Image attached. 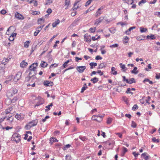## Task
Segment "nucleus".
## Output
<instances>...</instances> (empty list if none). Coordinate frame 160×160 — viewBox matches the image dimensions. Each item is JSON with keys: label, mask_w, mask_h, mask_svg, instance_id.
Here are the masks:
<instances>
[{"label": "nucleus", "mask_w": 160, "mask_h": 160, "mask_svg": "<svg viewBox=\"0 0 160 160\" xmlns=\"http://www.w3.org/2000/svg\"><path fill=\"white\" fill-rule=\"evenodd\" d=\"M11 140L15 141L16 142L18 143L20 141V135L17 133H15L12 135L11 138Z\"/></svg>", "instance_id": "obj_1"}, {"label": "nucleus", "mask_w": 160, "mask_h": 160, "mask_svg": "<svg viewBox=\"0 0 160 160\" xmlns=\"http://www.w3.org/2000/svg\"><path fill=\"white\" fill-rule=\"evenodd\" d=\"M22 74V73L21 72H18L13 79L14 81L15 82L18 81L21 78Z\"/></svg>", "instance_id": "obj_2"}, {"label": "nucleus", "mask_w": 160, "mask_h": 160, "mask_svg": "<svg viewBox=\"0 0 160 160\" xmlns=\"http://www.w3.org/2000/svg\"><path fill=\"white\" fill-rule=\"evenodd\" d=\"M86 68L85 66H77L76 68L77 70L80 73H82Z\"/></svg>", "instance_id": "obj_3"}, {"label": "nucleus", "mask_w": 160, "mask_h": 160, "mask_svg": "<svg viewBox=\"0 0 160 160\" xmlns=\"http://www.w3.org/2000/svg\"><path fill=\"white\" fill-rule=\"evenodd\" d=\"M43 85L45 86H52L53 83L52 82L50 81H45L43 82Z\"/></svg>", "instance_id": "obj_4"}, {"label": "nucleus", "mask_w": 160, "mask_h": 160, "mask_svg": "<svg viewBox=\"0 0 160 160\" xmlns=\"http://www.w3.org/2000/svg\"><path fill=\"white\" fill-rule=\"evenodd\" d=\"M29 69L30 70V72L28 74V76H30L32 77L36 74L37 71L36 70L32 69L31 68H29Z\"/></svg>", "instance_id": "obj_5"}, {"label": "nucleus", "mask_w": 160, "mask_h": 160, "mask_svg": "<svg viewBox=\"0 0 160 160\" xmlns=\"http://www.w3.org/2000/svg\"><path fill=\"white\" fill-rule=\"evenodd\" d=\"M15 17L19 20H23L24 19L23 16L18 12H17L15 13Z\"/></svg>", "instance_id": "obj_6"}, {"label": "nucleus", "mask_w": 160, "mask_h": 160, "mask_svg": "<svg viewBox=\"0 0 160 160\" xmlns=\"http://www.w3.org/2000/svg\"><path fill=\"white\" fill-rule=\"evenodd\" d=\"M38 122V120L37 119L32 120L30 122H29V124L31 125V127H34L36 126Z\"/></svg>", "instance_id": "obj_7"}, {"label": "nucleus", "mask_w": 160, "mask_h": 160, "mask_svg": "<svg viewBox=\"0 0 160 160\" xmlns=\"http://www.w3.org/2000/svg\"><path fill=\"white\" fill-rule=\"evenodd\" d=\"M6 95L8 98L12 97L14 95L10 89L7 91L6 93Z\"/></svg>", "instance_id": "obj_8"}, {"label": "nucleus", "mask_w": 160, "mask_h": 160, "mask_svg": "<svg viewBox=\"0 0 160 160\" xmlns=\"http://www.w3.org/2000/svg\"><path fill=\"white\" fill-rule=\"evenodd\" d=\"M104 19V18L102 17H100L99 18L96 19L94 24L98 25Z\"/></svg>", "instance_id": "obj_9"}, {"label": "nucleus", "mask_w": 160, "mask_h": 160, "mask_svg": "<svg viewBox=\"0 0 160 160\" xmlns=\"http://www.w3.org/2000/svg\"><path fill=\"white\" fill-rule=\"evenodd\" d=\"M18 100V98L17 97H14L12 99H7L6 102L7 101H8V102L10 103H14L16 101Z\"/></svg>", "instance_id": "obj_10"}, {"label": "nucleus", "mask_w": 160, "mask_h": 160, "mask_svg": "<svg viewBox=\"0 0 160 160\" xmlns=\"http://www.w3.org/2000/svg\"><path fill=\"white\" fill-rule=\"evenodd\" d=\"M37 66V63H34L29 66V68H31L32 69L36 70V68Z\"/></svg>", "instance_id": "obj_11"}, {"label": "nucleus", "mask_w": 160, "mask_h": 160, "mask_svg": "<svg viewBox=\"0 0 160 160\" xmlns=\"http://www.w3.org/2000/svg\"><path fill=\"white\" fill-rule=\"evenodd\" d=\"M107 64L105 62H102L100 63L98 66V69H102L103 68H105L106 67Z\"/></svg>", "instance_id": "obj_12"}, {"label": "nucleus", "mask_w": 160, "mask_h": 160, "mask_svg": "<svg viewBox=\"0 0 160 160\" xmlns=\"http://www.w3.org/2000/svg\"><path fill=\"white\" fill-rule=\"evenodd\" d=\"M28 65V63L25 62L24 60H23L20 63V67L24 68Z\"/></svg>", "instance_id": "obj_13"}, {"label": "nucleus", "mask_w": 160, "mask_h": 160, "mask_svg": "<svg viewBox=\"0 0 160 160\" xmlns=\"http://www.w3.org/2000/svg\"><path fill=\"white\" fill-rule=\"evenodd\" d=\"M147 39H150L151 40H154L156 39V37L154 36V35L150 34V35H148L147 36Z\"/></svg>", "instance_id": "obj_14"}, {"label": "nucleus", "mask_w": 160, "mask_h": 160, "mask_svg": "<svg viewBox=\"0 0 160 160\" xmlns=\"http://www.w3.org/2000/svg\"><path fill=\"white\" fill-rule=\"evenodd\" d=\"M97 121L98 122H100L102 120L103 116H102V115L100 116L99 115H97Z\"/></svg>", "instance_id": "obj_15"}, {"label": "nucleus", "mask_w": 160, "mask_h": 160, "mask_svg": "<svg viewBox=\"0 0 160 160\" xmlns=\"http://www.w3.org/2000/svg\"><path fill=\"white\" fill-rule=\"evenodd\" d=\"M60 22V21L59 19H57V21H55L52 23L53 27L54 28L56 27L57 25Z\"/></svg>", "instance_id": "obj_16"}, {"label": "nucleus", "mask_w": 160, "mask_h": 160, "mask_svg": "<svg viewBox=\"0 0 160 160\" xmlns=\"http://www.w3.org/2000/svg\"><path fill=\"white\" fill-rule=\"evenodd\" d=\"M58 140L57 139L54 138H50V143H51V144H52L53 142H58Z\"/></svg>", "instance_id": "obj_17"}, {"label": "nucleus", "mask_w": 160, "mask_h": 160, "mask_svg": "<svg viewBox=\"0 0 160 160\" xmlns=\"http://www.w3.org/2000/svg\"><path fill=\"white\" fill-rule=\"evenodd\" d=\"M145 38V36L142 35H141L138 37L136 39L138 41H140L144 40Z\"/></svg>", "instance_id": "obj_18"}, {"label": "nucleus", "mask_w": 160, "mask_h": 160, "mask_svg": "<svg viewBox=\"0 0 160 160\" xmlns=\"http://www.w3.org/2000/svg\"><path fill=\"white\" fill-rule=\"evenodd\" d=\"M80 20V18H78L76 19L72 22V24L73 26H75L77 24L78 22Z\"/></svg>", "instance_id": "obj_19"}, {"label": "nucleus", "mask_w": 160, "mask_h": 160, "mask_svg": "<svg viewBox=\"0 0 160 160\" xmlns=\"http://www.w3.org/2000/svg\"><path fill=\"white\" fill-rule=\"evenodd\" d=\"M88 34H85L84 36V38L85 39V41L87 42H90L91 41V40L90 38H88Z\"/></svg>", "instance_id": "obj_20"}, {"label": "nucleus", "mask_w": 160, "mask_h": 160, "mask_svg": "<svg viewBox=\"0 0 160 160\" xmlns=\"http://www.w3.org/2000/svg\"><path fill=\"white\" fill-rule=\"evenodd\" d=\"M48 64L44 61H42L41 62L40 66L42 68H45L47 67Z\"/></svg>", "instance_id": "obj_21"}, {"label": "nucleus", "mask_w": 160, "mask_h": 160, "mask_svg": "<svg viewBox=\"0 0 160 160\" xmlns=\"http://www.w3.org/2000/svg\"><path fill=\"white\" fill-rule=\"evenodd\" d=\"M90 81L92 82L93 83H95L98 81V78L95 77L91 79Z\"/></svg>", "instance_id": "obj_22"}, {"label": "nucleus", "mask_w": 160, "mask_h": 160, "mask_svg": "<svg viewBox=\"0 0 160 160\" xmlns=\"http://www.w3.org/2000/svg\"><path fill=\"white\" fill-rule=\"evenodd\" d=\"M137 68L136 67H135L131 71V72L132 73H134L135 74H137L138 73V71H136L137 69Z\"/></svg>", "instance_id": "obj_23"}, {"label": "nucleus", "mask_w": 160, "mask_h": 160, "mask_svg": "<svg viewBox=\"0 0 160 160\" xmlns=\"http://www.w3.org/2000/svg\"><path fill=\"white\" fill-rule=\"evenodd\" d=\"M89 65L90 66V68L92 69L93 68V66L95 67L97 66V64L96 62H92L89 63Z\"/></svg>", "instance_id": "obj_24"}, {"label": "nucleus", "mask_w": 160, "mask_h": 160, "mask_svg": "<svg viewBox=\"0 0 160 160\" xmlns=\"http://www.w3.org/2000/svg\"><path fill=\"white\" fill-rule=\"evenodd\" d=\"M43 102H44L42 100H41L40 101L38 102L35 106V108L36 106H38L42 104L43 103Z\"/></svg>", "instance_id": "obj_25"}, {"label": "nucleus", "mask_w": 160, "mask_h": 160, "mask_svg": "<svg viewBox=\"0 0 160 160\" xmlns=\"http://www.w3.org/2000/svg\"><path fill=\"white\" fill-rule=\"evenodd\" d=\"M10 90L12 91V93L13 95L17 93L18 92V90L15 88H13L11 89Z\"/></svg>", "instance_id": "obj_26"}, {"label": "nucleus", "mask_w": 160, "mask_h": 160, "mask_svg": "<svg viewBox=\"0 0 160 160\" xmlns=\"http://www.w3.org/2000/svg\"><path fill=\"white\" fill-rule=\"evenodd\" d=\"M128 37L127 36L124 37L123 40V43H127L128 42Z\"/></svg>", "instance_id": "obj_27"}, {"label": "nucleus", "mask_w": 160, "mask_h": 160, "mask_svg": "<svg viewBox=\"0 0 160 160\" xmlns=\"http://www.w3.org/2000/svg\"><path fill=\"white\" fill-rule=\"evenodd\" d=\"M140 30L141 32H144L147 31V28H143L142 27H141L140 28Z\"/></svg>", "instance_id": "obj_28"}, {"label": "nucleus", "mask_w": 160, "mask_h": 160, "mask_svg": "<svg viewBox=\"0 0 160 160\" xmlns=\"http://www.w3.org/2000/svg\"><path fill=\"white\" fill-rule=\"evenodd\" d=\"M30 41H28L25 42L24 44V47L28 48L29 46V43H30Z\"/></svg>", "instance_id": "obj_29"}, {"label": "nucleus", "mask_w": 160, "mask_h": 160, "mask_svg": "<svg viewBox=\"0 0 160 160\" xmlns=\"http://www.w3.org/2000/svg\"><path fill=\"white\" fill-rule=\"evenodd\" d=\"M129 84H131L133 83H135L136 82L135 79L133 78H130L129 80Z\"/></svg>", "instance_id": "obj_30"}, {"label": "nucleus", "mask_w": 160, "mask_h": 160, "mask_svg": "<svg viewBox=\"0 0 160 160\" xmlns=\"http://www.w3.org/2000/svg\"><path fill=\"white\" fill-rule=\"evenodd\" d=\"M42 22H44V19H43L42 18H40L38 19V24H40L42 23Z\"/></svg>", "instance_id": "obj_31"}, {"label": "nucleus", "mask_w": 160, "mask_h": 160, "mask_svg": "<svg viewBox=\"0 0 160 160\" xmlns=\"http://www.w3.org/2000/svg\"><path fill=\"white\" fill-rule=\"evenodd\" d=\"M70 3V0H65V5L67 6L68 7Z\"/></svg>", "instance_id": "obj_32"}, {"label": "nucleus", "mask_w": 160, "mask_h": 160, "mask_svg": "<svg viewBox=\"0 0 160 160\" xmlns=\"http://www.w3.org/2000/svg\"><path fill=\"white\" fill-rule=\"evenodd\" d=\"M152 141L154 142L157 143L159 142L160 140L159 139H156L155 138H153L152 139Z\"/></svg>", "instance_id": "obj_33"}, {"label": "nucleus", "mask_w": 160, "mask_h": 160, "mask_svg": "<svg viewBox=\"0 0 160 160\" xmlns=\"http://www.w3.org/2000/svg\"><path fill=\"white\" fill-rule=\"evenodd\" d=\"M8 58H4L2 61V64H3L4 65H5L6 64V62H8Z\"/></svg>", "instance_id": "obj_34"}, {"label": "nucleus", "mask_w": 160, "mask_h": 160, "mask_svg": "<svg viewBox=\"0 0 160 160\" xmlns=\"http://www.w3.org/2000/svg\"><path fill=\"white\" fill-rule=\"evenodd\" d=\"M15 117L18 120L22 119V117H21V115H16L15 116Z\"/></svg>", "instance_id": "obj_35"}, {"label": "nucleus", "mask_w": 160, "mask_h": 160, "mask_svg": "<svg viewBox=\"0 0 160 160\" xmlns=\"http://www.w3.org/2000/svg\"><path fill=\"white\" fill-rule=\"evenodd\" d=\"M138 108V107L137 104H135L132 108V110L135 111Z\"/></svg>", "instance_id": "obj_36"}, {"label": "nucleus", "mask_w": 160, "mask_h": 160, "mask_svg": "<svg viewBox=\"0 0 160 160\" xmlns=\"http://www.w3.org/2000/svg\"><path fill=\"white\" fill-rule=\"evenodd\" d=\"M71 145L69 144H68L65 145V146L63 148V150H67V149L68 148H69L70 147Z\"/></svg>", "instance_id": "obj_37"}, {"label": "nucleus", "mask_w": 160, "mask_h": 160, "mask_svg": "<svg viewBox=\"0 0 160 160\" xmlns=\"http://www.w3.org/2000/svg\"><path fill=\"white\" fill-rule=\"evenodd\" d=\"M131 89L130 88H127V90L126 91V93L128 94V93H131L132 95L133 94V92H130Z\"/></svg>", "instance_id": "obj_38"}, {"label": "nucleus", "mask_w": 160, "mask_h": 160, "mask_svg": "<svg viewBox=\"0 0 160 160\" xmlns=\"http://www.w3.org/2000/svg\"><path fill=\"white\" fill-rule=\"evenodd\" d=\"M137 126V124L133 121L132 122L131 127L133 128H135Z\"/></svg>", "instance_id": "obj_39"}, {"label": "nucleus", "mask_w": 160, "mask_h": 160, "mask_svg": "<svg viewBox=\"0 0 160 160\" xmlns=\"http://www.w3.org/2000/svg\"><path fill=\"white\" fill-rule=\"evenodd\" d=\"M92 0H89L86 3L85 6L87 7L90 4Z\"/></svg>", "instance_id": "obj_40"}, {"label": "nucleus", "mask_w": 160, "mask_h": 160, "mask_svg": "<svg viewBox=\"0 0 160 160\" xmlns=\"http://www.w3.org/2000/svg\"><path fill=\"white\" fill-rule=\"evenodd\" d=\"M118 44L116 43V44L110 45V47L111 48H115L118 47Z\"/></svg>", "instance_id": "obj_41"}, {"label": "nucleus", "mask_w": 160, "mask_h": 160, "mask_svg": "<svg viewBox=\"0 0 160 160\" xmlns=\"http://www.w3.org/2000/svg\"><path fill=\"white\" fill-rule=\"evenodd\" d=\"M31 125L29 124V122L28 124L26 125L25 126V128L27 130L29 129L32 127H30Z\"/></svg>", "instance_id": "obj_42"}, {"label": "nucleus", "mask_w": 160, "mask_h": 160, "mask_svg": "<svg viewBox=\"0 0 160 160\" xmlns=\"http://www.w3.org/2000/svg\"><path fill=\"white\" fill-rule=\"evenodd\" d=\"M146 2V0H142L138 2V5L139 6H141L142 3H144Z\"/></svg>", "instance_id": "obj_43"}, {"label": "nucleus", "mask_w": 160, "mask_h": 160, "mask_svg": "<svg viewBox=\"0 0 160 160\" xmlns=\"http://www.w3.org/2000/svg\"><path fill=\"white\" fill-rule=\"evenodd\" d=\"M40 31V30H36V31L34 33V35L35 36H36Z\"/></svg>", "instance_id": "obj_44"}, {"label": "nucleus", "mask_w": 160, "mask_h": 160, "mask_svg": "<svg viewBox=\"0 0 160 160\" xmlns=\"http://www.w3.org/2000/svg\"><path fill=\"white\" fill-rule=\"evenodd\" d=\"M112 119L111 118H108L107 121L108 124H110L112 122Z\"/></svg>", "instance_id": "obj_45"}, {"label": "nucleus", "mask_w": 160, "mask_h": 160, "mask_svg": "<svg viewBox=\"0 0 160 160\" xmlns=\"http://www.w3.org/2000/svg\"><path fill=\"white\" fill-rule=\"evenodd\" d=\"M96 30V28L95 27L94 28H91L89 29V30L91 32H94Z\"/></svg>", "instance_id": "obj_46"}, {"label": "nucleus", "mask_w": 160, "mask_h": 160, "mask_svg": "<svg viewBox=\"0 0 160 160\" xmlns=\"http://www.w3.org/2000/svg\"><path fill=\"white\" fill-rule=\"evenodd\" d=\"M79 138L81 139L82 141H85L86 140V138L85 137H82V136H80L79 137Z\"/></svg>", "instance_id": "obj_47"}, {"label": "nucleus", "mask_w": 160, "mask_h": 160, "mask_svg": "<svg viewBox=\"0 0 160 160\" xmlns=\"http://www.w3.org/2000/svg\"><path fill=\"white\" fill-rule=\"evenodd\" d=\"M117 25L120 24L122 26H123L126 24V23L124 22H119L117 23Z\"/></svg>", "instance_id": "obj_48"}, {"label": "nucleus", "mask_w": 160, "mask_h": 160, "mask_svg": "<svg viewBox=\"0 0 160 160\" xmlns=\"http://www.w3.org/2000/svg\"><path fill=\"white\" fill-rule=\"evenodd\" d=\"M122 148V151L123 152V154H125V153L128 151V149L125 147H123Z\"/></svg>", "instance_id": "obj_49"}, {"label": "nucleus", "mask_w": 160, "mask_h": 160, "mask_svg": "<svg viewBox=\"0 0 160 160\" xmlns=\"http://www.w3.org/2000/svg\"><path fill=\"white\" fill-rule=\"evenodd\" d=\"M102 13V12L100 11V10H98V11L96 12V17H97L98 16L100 15Z\"/></svg>", "instance_id": "obj_50"}, {"label": "nucleus", "mask_w": 160, "mask_h": 160, "mask_svg": "<svg viewBox=\"0 0 160 160\" xmlns=\"http://www.w3.org/2000/svg\"><path fill=\"white\" fill-rule=\"evenodd\" d=\"M97 72L99 74L100 76H102L103 75V73L102 72H101L100 70H98L97 71Z\"/></svg>", "instance_id": "obj_51"}, {"label": "nucleus", "mask_w": 160, "mask_h": 160, "mask_svg": "<svg viewBox=\"0 0 160 160\" xmlns=\"http://www.w3.org/2000/svg\"><path fill=\"white\" fill-rule=\"evenodd\" d=\"M48 60L49 62L52 61V58L51 55H49L48 56Z\"/></svg>", "instance_id": "obj_52"}, {"label": "nucleus", "mask_w": 160, "mask_h": 160, "mask_svg": "<svg viewBox=\"0 0 160 160\" xmlns=\"http://www.w3.org/2000/svg\"><path fill=\"white\" fill-rule=\"evenodd\" d=\"M120 68H122V69H124L125 68H126L125 67V66L124 65L122 64V63H120Z\"/></svg>", "instance_id": "obj_53"}, {"label": "nucleus", "mask_w": 160, "mask_h": 160, "mask_svg": "<svg viewBox=\"0 0 160 160\" xmlns=\"http://www.w3.org/2000/svg\"><path fill=\"white\" fill-rule=\"evenodd\" d=\"M3 129H5L6 130H8L10 129H11L12 128V127H10L9 126L6 127L5 128H3Z\"/></svg>", "instance_id": "obj_54"}, {"label": "nucleus", "mask_w": 160, "mask_h": 160, "mask_svg": "<svg viewBox=\"0 0 160 160\" xmlns=\"http://www.w3.org/2000/svg\"><path fill=\"white\" fill-rule=\"evenodd\" d=\"M45 108H46V109L45 110V111L46 112H48L50 109V107L49 105L46 106Z\"/></svg>", "instance_id": "obj_55"}, {"label": "nucleus", "mask_w": 160, "mask_h": 160, "mask_svg": "<svg viewBox=\"0 0 160 160\" xmlns=\"http://www.w3.org/2000/svg\"><path fill=\"white\" fill-rule=\"evenodd\" d=\"M0 12L1 14L4 15V14H5V13H6L7 12L5 10L2 9L1 11Z\"/></svg>", "instance_id": "obj_56"}, {"label": "nucleus", "mask_w": 160, "mask_h": 160, "mask_svg": "<svg viewBox=\"0 0 160 160\" xmlns=\"http://www.w3.org/2000/svg\"><path fill=\"white\" fill-rule=\"evenodd\" d=\"M52 2V1L51 0H47V2L45 3V5H48L49 4H50V3H51Z\"/></svg>", "instance_id": "obj_57"}, {"label": "nucleus", "mask_w": 160, "mask_h": 160, "mask_svg": "<svg viewBox=\"0 0 160 160\" xmlns=\"http://www.w3.org/2000/svg\"><path fill=\"white\" fill-rule=\"evenodd\" d=\"M102 59V58L100 57V56L98 55L97 56H96L95 58V59L98 60H101Z\"/></svg>", "instance_id": "obj_58"}, {"label": "nucleus", "mask_w": 160, "mask_h": 160, "mask_svg": "<svg viewBox=\"0 0 160 160\" xmlns=\"http://www.w3.org/2000/svg\"><path fill=\"white\" fill-rule=\"evenodd\" d=\"M97 115H93L92 117V119L93 120H95L97 121Z\"/></svg>", "instance_id": "obj_59"}, {"label": "nucleus", "mask_w": 160, "mask_h": 160, "mask_svg": "<svg viewBox=\"0 0 160 160\" xmlns=\"http://www.w3.org/2000/svg\"><path fill=\"white\" fill-rule=\"evenodd\" d=\"M123 100L124 101L127 103L128 104V99L125 97H123Z\"/></svg>", "instance_id": "obj_60"}, {"label": "nucleus", "mask_w": 160, "mask_h": 160, "mask_svg": "<svg viewBox=\"0 0 160 160\" xmlns=\"http://www.w3.org/2000/svg\"><path fill=\"white\" fill-rule=\"evenodd\" d=\"M132 154L135 157H137L139 155L138 153H137L135 152H133Z\"/></svg>", "instance_id": "obj_61"}, {"label": "nucleus", "mask_w": 160, "mask_h": 160, "mask_svg": "<svg viewBox=\"0 0 160 160\" xmlns=\"http://www.w3.org/2000/svg\"><path fill=\"white\" fill-rule=\"evenodd\" d=\"M68 66V63L67 62H65L63 64L62 66L64 68H66Z\"/></svg>", "instance_id": "obj_62"}, {"label": "nucleus", "mask_w": 160, "mask_h": 160, "mask_svg": "<svg viewBox=\"0 0 160 160\" xmlns=\"http://www.w3.org/2000/svg\"><path fill=\"white\" fill-rule=\"evenodd\" d=\"M93 9V8L92 7H90V8L86 11V13H87L88 12L91 11Z\"/></svg>", "instance_id": "obj_63"}, {"label": "nucleus", "mask_w": 160, "mask_h": 160, "mask_svg": "<svg viewBox=\"0 0 160 160\" xmlns=\"http://www.w3.org/2000/svg\"><path fill=\"white\" fill-rule=\"evenodd\" d=\"M52 12V10L50 8H48L47 11V12L48 14L51 13Z\"/></svg>", "instance_id": "obj_64"}]
</instances>
